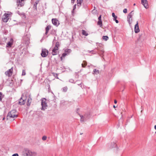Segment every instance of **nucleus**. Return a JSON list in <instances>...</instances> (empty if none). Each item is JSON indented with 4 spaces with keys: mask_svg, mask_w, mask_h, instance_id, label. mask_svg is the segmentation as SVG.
I'll return each instance as SVG.
<instances>
[{
    "mask_svg": "<svg viewBox=\"0 0 156 156\" xmlns=\"http://www.w3.org/2000/svg\"><path fill=\"white\" fill-rule=\"evenodd\" d=\"M17 113L15 110H13L9 112L7 116L8 119L10 120H13V119L17 117Z\"/></svg>",
    "mask_w": 156,
    "mask_h": 156,
    "instance_id": "nucleus-1",
    "label": "nucleus"
},
{
    "mask_svg": "<svg viewBox=\"0 0 156 156\" xmlns=\"http://www.w3.org/2000/svg\"><path fill=\"white\" fill-rule=\"evenodd\" d=\"M123 12L124 13H126L127 12V9H123Z\"/></svg>",
    "mask_w": 156,
    "mask_h": 156,
    "instance_id": "nucleus-37",
    "label": "nucleus"
},
{
    "mask_svg": "<svg viewBox=\"0 0 156 156\" xmlns=\"http://www.w3.org/2000/svg\"><path fill=\"white\" fill-rule=\"evenodd\" d=\"M75 0H71L72 2L74 3Z\"/></svg>",
    "mask_w": 156,
    "mask_h": 156,
    "instance_id": "nucleus-48",
    "label": "nucleus"
},
{
    "mask_svg": "<svg viewBox=\"0 0 156 156\" xmlns=\"http://www.w3.org/2000/svg\"><path fill=\"white\" fill-rule=\"evenodd\" d=\"M83 0H77V5L78 6H80L82 2V1Z\"/></svg>",
    "mask_w": 156,
    "mask_h": 156,
    "instance_id": "nucleus-20",
    "label": "nucleus"
},
{
    "mask_svg": "<svg viewBox=\"0 0 156 156\" xmlns=\"http://www.w3.org/2000/svg\"><path fill=\"white\" fill-rule=\"evenodd\" d=\"M69 82L71 83H75L74 82V80L73 79H70L69 80Z\"/></svg>",
    "mask_w": 156,
    "mask_h": 156,
    "instance_id": "nucleus-32",
    "label": "nucleus"
},
{
    "mask_svg": "<svg viewBox=\"0 0 156 156\" xmlns=\"http://www.w3.org/2000/svg\"><path fill=\"white\" fill-rule=\"evenodd\" d=\"M52 22L54 25L58 26L59 24L58 21L56 19H52Z\"/></svg>",
    "mask_w": 156,
    "mask_h": 156,
    "instance_id": "nucleus-12",
    "label": "nucleus"
},
{
    "mask_svg": "<svg viewBox=\"0 0 156 156\" xmlns=\"http://www.w3.org/2000/svg\"><path fill=\"white\" fill-rule=\"evenodd\" d=\"M112 144H113V145L112 146V147H115L117 145L115 143H113Z\"/></svg>",
    "mask_w": 156,
    "mask_h": 156,
    "instance_id": "nucleus-38",
    "label": "nucleus"
},
{
    "mask_svg": "<svg viewBox=\"0 0 156 156\" xmlns=\"http://www.w3.org/2000/svg\"><path fill=\"white\" fill-rule=\"evenodd\" d=\"M30 150L27 148H24L22 151V156H29Z\"/></svg>",
    "mask_w": 156,
    "mask_h": 156,
    "instance_id": "nucleus-6",
    "label": "nucleus"
},
{
    "mask_svg": "<svg viewBox=\"0 0 156 156\" xmlns=\"http://www.w3.org/2000/svg\"><path fill=\"white\" fill-rule=\"evenodd\" d=\"M10 15V14L9 13H5L4 14L2 18V20L5 23L7 22L9 19V16Z\"/></svg>",
    "mask_w": 156,
    "mask_h": 156,
    "instance_id": "nucleus-7",
    "label": "nucleus"
},
{
    "mask_svg": "<svg viewBox=\"0 0 156 156\" xmlns=\"http://www.w3.org/2000/svg\"><path fill=\"white\" fill-rule=\"evenodd\" d=\"M65 51L67 54L71 52V50L70 49H66L65 50Z\"/></svg>",
    "mask_w": 156,
    "mask_h": 156,
    "instance_id": "nucleus-21",
    "label": "nucleus"
},
{
    "mask_svg": "<svg viewBox=\"0 0 156 156\" xmlns=\"http://www.w3.org/2000/svg\"><path fill=\"white\" fill-rule=\"evenodd\" d=\"M33 8L34 9H35L36 10H37V5L36 4H34L33 6Z\"/></svg>",
    "mask_w": 156,
    "mask_h": 156,
    "instance_id": "nucleus-33",
    "label": "nucleus"
},
{
    "mask_svg": "<svg viewBox=\"0 0 156 156\" xmlns=\"http://www.w3.org/2000/svg\"><path fill=\"white\" fill-rule=\"evenodd\" d=\"M136 5V4H135V3H134V4H133V5Z\"/></svg>",
    "mask_w": 156,
    "mask_h": 156,
    "instance_id": "nucleus-53",
    "label": "nucleus"
},
{
    "mask_svg": "<svg viewBox=\"0 0 156 156\" xmlns=\"http://www.w3.org/2000/svg\"><path fill=\"white\" fill-rule=\"evenodd\" d=\"M133 15V11H132L129 14L127 17V19H132V17Z\"/></svg>",
    "mask_w": 156,
    "mask_h": 156,
    "instance_id": "nucleus-15",
    "label": "nucleus"
},
{
    "mask_svg": "<svg viewBox=\"0 0 156 156\" xmlns=\"http://www.w3.org/2000/svg\"><path fill=\"white\" fill-rule=\"evenodd\" d=\"M47 136H43L42 137V140H46Z\"/></svg>",
    "mask_w": 156,
    "mask_h": 156,
    "instance_id": "nucleus-34",
    "label": "nucleus"
},
{
    "mask_svg": "<svg viewBox=\"0 0 156 156\" xmlns=\"http://www.w3.org/2000/svg\"><path fill=\"white\" fill-rule=\"evenodd\" d=\"M17 5L18 7L20 5V0H16Z\"/></svg>",
    "mask_w": 156,
    "mask_h": 156,
    "instance_id": "nucleus-35",
    "label": "nucleus"
},
{
    "mask_svg": "<svg viewBox=\"0 0 156 156\" xmlns=\"http://www.w3.org/2000/svg\"><path fill=\"white\" fill-rule=\"evenodd\" d=\"M80 116L81 118L80 121L81 122H83L87 120L90 117L89 113H86L84 114L83 116L80 115Z\"/></svg>",
    "mask_w": 156,
    "mask_h": 156,
    "instance_id": "nucleus-5",
    "label": "nucleus"
},
{
    "mask_svg": "<svg viewBox=\"0 0 156 156\" xmlns=\"http://www.w3.org/2000/svg\"><path fill=\"white\" fill-rule=\"evenodd\" d=\"M20 80L21 81H23V80Z\"/></svg>",
    "mask_w": 156,
    "mask_h": 156,
    "instance_id": "nucleus-54",
    "label": "nucleus"
},
{
    "mask_svg": "<svg viewBox=\"0 0 156 156\" xmlns=\"http://www.w3.org/2000/svg\"><path fill=\"white\" fill-rule=\"evenodd\" d=\"M68 89L67 87H63L62 89V91L64 92H66Z\"/></svg>",
    "mask_w": 156,
    "mask_h": 156,
    "instance_id": "nucleus-25",
    "label": "nucleus"
},
{
    "mask_svg": "<svg viewBox=\"0 0 156 156\" xmlns=\"http://www.w3.org/2000/svg\"><path fill=\"white\" fill-rule=\"evenodd\" d=\"M154 128L156 130V125H155L154 126Z\"/></svg>",
    "mask_w": 156,
    "mask_h": 156,
    "instance_id": "nucleus-50",
    "label": "nucleus"
},
{
    "mask_svg": "<svg viewBox=\"0 0 156 156\" xmlns=\"http://www.w3.org/2000/svg\"><path fill=\"white\" fill-rule=\"evenodd\" d=\"M113 107L114 108H116V107L115 105H113Z\"/></svg>",
    "mask_w": 156,
    "mask_h": 156,
    "instance_id": "nucleus-51",
    "label": "nucleus"
},
{
    "mask_svg": "<svg viewBox=\"0 0 156 156\" xmlns=\"http://www.w3.org/2000/svg\"><path fill=\"white\" fill-rule=\"evenodd\" d=\"M27 0H20V6H23L25 3V1Z\"/></svg>",
    "mask_w": 156,
    "mask_h": 156,
    "instance_id": "nucleus-18",
    "label": "nucleus"
},
{
    "mask_svg": "<svg viewBox=\"0 0 156 156\" xmlns=\"http://www.w3.org/2000/svg\"><path fill=\"white\" fill-rule=\"evenodd\" d=\"M18 103L19 104H20V101H18Z\"/></svg>",
    "mask_w": 156,
    "mask_h": 156,
    "instance_id": "nucleus-52",
    "label": "nucleus"
},
{
    "mask_svg": "<svg viewBox=\"0 0 156 156\" xmlns=\"http://www.w3.org/2000/svg\"><path fill=\"white\" fill-rule=\"evenodd\" d=\"M82 34L83 35H85L86 36H87L88 35V34L84 30H82Z\"/></svg>",
    "mask_w": 156,
    "mask_h": 156,
    "instance_id": "nucleus-22",
    "label": "nucleus"
},
{
    "mask_svg": "<svg viewBox=\"0 0 156 156\" xmlns=\"http://www.w3.org/2000/svg\"><path fill=\"white\" fill-rule=\"evenodd\" d=\"M46 101L47 100L45 98H43L42 99L41 102V105L42 106L41 110H44L47 108L48 105Z\"/></svg>",
    "mask_w": 156,
    "mask_h": 156,
    "instance_id": "nucleus-3",
    "label": "nucleus"
},
{
    "mask_svg": "<svg viewBox=\"0 0 156 156\" xmlns=\"http://www.w3.org/2000/svg\"><path fill=\"white\" fill-rule=\"evenodd\" d=\"M93 51V50H92V51H88L89 52V53H90L92 51Z\"/></svg>",
    "mask_w": 156,
    "mask_h": 156,
    "instance_id": "nucleus-47",
    "label": "nucleus"
},
{
    "mask_svg": "<svg viewBox=\"0 0 156 156\" xmlns=\"http://www.w3.org/2000/svg\"><path fill=\"white\" fill-rule=\"evenodd\" d=\"M12 156H19V155L17 154H13Z\"/></svg>",
    "mask_w": 156,
    "mask_h": 156,
    "instance_id": "nucleus-42",
    "label": "nucleus"
},
{
    "mask_svg": "<svg viewBox=\"0 0 156 156\" xmlns=\"http://www.w3.org/2000/svg\"><path fill=\"white\" fill-rule=\"evenodd\" d=\"M93 72L94 74H96L97 73H99V71L96 69H94L93 70Z\"/></svg>",
    "mask_w": 156,
    "mask_h": 156,
    "instance_id": "nucleus-24",
    "label": "nucleus"
},
{
    "mask_svg": "<svg viewBox=\"0 0 156 156\" xmlns=\"http://www.w3.org/2000/svg\"><path fill=\"white\" fill-rule=\"evenodd\" d=\"M29 156H36L37 154L36 152L30 150Z\"/></svg>",
    "mask_w": 156,
    "mask_h": 156,
    "instance_id": "nucleus-14",
    "label": "nucleus"
},
{
    "mask_svg": "<svg viewBox=\"0 0 156 156\" xmlns=\"http://www.w3.org/2000/svg\"><path fill=\"white\" fill-rule=\"evenodd\" d=\"M53 75L55 77H57L58 76V74L57 73H53Z\"/></svg>",
    "mask_w": 156,
    "mask_h": 156,
    "instance_id": "nucleus-40",
    "label": "nucleus"
},
{
    "mask_svg": "<svg viewBox=\"0 0 156 156\" xmlns=\"http://www.w3.org/2000/svg\"><path fill=\"white\" fill-rule=\"evenodd\" d=\"M27 97L26 94L24 93L20 98V105H24L26 103Z\"/></svg>",
    "mask_w": 156,
    "mask_h": 156,
    "instance_id": "nucleus-4",
    "label": "nucleus"
},
{
    "mask_svg": "<svg viewBox=\"0 0 156 156\" xmlns=\"http://www.w3.org/2000/svg\"><path fill=\"white\" fill-rule=\"evenodd\" d=\"M20 16H21L23 17V19H25L26 18V16L24 14H20Z\"/></svg>",
    "mask_w": 156,
    "mask_h": 156,
    "instance_id": "nucleus-31",
    "label": "nucleus"
},
{
    "mask_svg": "<svg viewBox=\"0 0 156 156\" xmlns=\"http://www.w3.org/2000/svg\"><path fill=\"white\" fill-rule=\"evenodd\" d=\"M97 24L98 25L100 26V27H102V25L101 20H98Z\"/></svg>",
    "mask_w": 156,
    "mask_h": 156,
    "instance_id": "nucleus-23",
    "label": "nucleus"
},
{
    "mask_svg": "<svg viewBox=\"0 0 156 156\" xmlns=\"http://www.w3.org/2000/svg\"><path fill=\"white\" fill-rule=\"evenodd\" d=\"M76 82H77V84L78 85L80 86V87H82V86L81 85V84L82 83V82L80 81H77Z\"/></svg>",
    "mask_w": 156,
    "mask_h": 156,
    "instance_id": "nucleus-27",
    "label": "nucleus"
},
{
    "mask_svg": "<svg viewBox=\"0 0 156 156\" xmlns=\"http://www.w3.org/2000/svg\"><path fill=\"white\" fill-rule=\"evenodd\" d=\"M26 71L25 70H23L22 71V76H23L26 75Z\"/></svg>",
    "mask_w": 156,
    "mask_h": 156,
    "instance_id": "nucleus-30",
    "label": "nucleus"
},
{
    "mask_svg": "<svg viewBox=\"0 0 156 156\" xmlns=\"http://www.w3.org/2000/svg\"><path fill=\"white\" fill-rule=\"evenodd\" d=\"M13 42V39L12 38H11L10 41L7 43V47H11L12 45V44Z\"/></svg>",
    "mask_w": 156,
    "mask_h": 156,
    "instance_id": "nucleus-13",
    "label": "nucleus"
},
{
    "mask_svg": "<svg viewBox=\"0 0 156 156\" xmlns=\"http://www.w3.org/2000/svg\"><path fill=\"white\" fill-rule=\"evenodd\" d=\"M83 134V133H81L80 134L82 135Z\"/></svg>",
    "mask_w": 156,
    "mask_h": 156,
    "instance_id": "nucleus-55",
    "label": "nucleus"
},
{
    "mask_svg": "<svg viewBox=\"0 0 156 156\" xmlns=\"http://www.w3.org/2000/svg\"><path fill=\"white\" fill-rule=\"evenodd\" d=\"M134 30L136 33H138L140 31V29L139 28L138 22L137 21L136 24L135 25Z\"/></svg>",
    "mask_w": 156,
    "mask_h": 156,
    "instance_id": "nucleus-11",
    "label": "nucleus"
},
{
    "mask_svg": "<svg viewBox=\"0 0 156 156\" xmlns=\"http://www.w3.org/2000/svg\"><path fill=\"white\" fill-rule=\"evenodd\" d=\"M2 93L0 92V101H1L2 100Z\"/></svg>",
    "mask_w": 156,
    "mask_h": 156,
    "instance_id": "nucleus-39",
    "label": "nucleus"
},
{
    "mask_svg": "<svg viewBox=\"0 0 156 156\" xmlns=\"http://www.w3.org/2000/svg\"><path fill=\"white\" fill-rule=\"evenodd\" d=\"M112 16L114 17V19H117V16L115 15V14L114 12L112 13Z\"/></svg>",
    "mask_w": 156,
    "mask_h": 156,
    "instance_id": "nucleus-29",
    "label": "nucleus"
},
{
    "mask_svg": "<svg viewBox=\"0 0 156 156\" xmlns=\"http://www.w3.org/2000/svg\"><path fill=\"white\" fill-rule=\"evenodd\" d=\"M67 55V54H66V53H63L62 54V57H64Z\"/></svg>",
    "mask_w": 156,
    "mask_h": 156,
    "instance_id": "nucleus-36",
    "label": "nucleus"
},
{
    "mask_svg": "<svg viewBox=\"0 0 156 156\" xmlns=\"http://www.w3.org/2000/svg\"><path fill=\"white\" fill-rule=\"evenodd\" d=\"M103 39L105 41H107L108 39V37L107 36H103Z\"/></svg>",
    "mask_w": 156,
    "mask_h": 156,
    "instance_id": "nucleus-26",
    "label": "nucleus"
},
{
    "mask_svg": "<svg viewBox=\"0 0 156 156\" xmlns=\"http://www.w3.org/2000/svg\"><path fill=\"white\" fill-rule=\"evenodd\" d=\"M113 20H115V22L116 23H119V21H118V20H116V19H113Z\"/></svg>",
    "mask_w": 156,
    "mask_h": 156,
    "instance_id": "nucleus-45",
    "label": "nucleus"
},
{
    "mask_svg": "<svg viewBox=\"0 0 156 156\" xmlns=\"http://www.w3.org/2000/svg\"><path fill=\"white\" fill-rule=\"evenodd\" d=\"M62 57H62V56H61V57H60L61 60V61H62Z\"/></svg>",
    "mask_w": 156,
    "mask_h": 156,
    "instance_id": "nucleus-49",
    "label": "nucleus"
},
{
    "mask_svg": "<svg viewBox=\"0 0 156 156\" xmlns=\"http://www.w3.org/2000/svg\"><path fill=\"white\" fill-rule=\"evenodd\" d=\"M13 73V67H12L10 69H9L5 72V74L6 76L8 77H10L12 76Z\"/></svg>",
    "mask_w": 156,
    "mask_h": 156,
    "instance_id": "nucleus-8",
    "label": "nucleus"
},
{
    "mask_svg": "<svg viewBox=\"0 0 156 156\" xmlns=\"http://www.w3.org/2000/svg\"><path fill=\"white\" fill-rule=\"evenodd\" d=\"M117 103V100H114V103H115V104H116V103Z\"/></svg>",
    "mask_w": 156,
    "mask_h": 156,
    "instance_id": "nucleus-46",
    "label": "nucleus"
},
{
    "mask_svg": "<svg viewBox=\"0 0 156 156\" xmlns=\"http://www.w3.org/2000/svg\"><path fill=\"white\" fill-rule=\"evenodd\" d=\"M51 28V26L49 25L47 26L46 28V32L45 33V34L47 35L49 31V30Z\"/></svg>",
    "mask_w": 156,
    "mask_h": 156,
    "instance_id": "nucleus-16",
    "label": "nucleus"
},
{
    "mask_svg": "<svg viewBox=\"0 0 156 156\" xmlns=\"http://www.w3.org/2000/svg\"><path fill=\"white\" fill-rule=\"evenodd\" d=\"M128 19V22L129 23V24L130 25H131L132 22V19Z\"/></svg>",
    "mask_w": 156,
    "mask_h": 156,
    "instance_id": "nucleus-28",
    "label": "nucleus"
},
{
    "mask_svg": "<svg viewBox=\"0 0 156 156\" xmlns=\"http://www.w3.org/2000/svg\"><path fill=\"white\" fill-rule=\"evenodd\" d=\"M76 4H75L73 6V10H74L76 9Z\"/></svg>",
    "mask_w": 156,
    "mask_h": 156,
    "instance_id": "nucleus-43",
    "label": "nucleus"
},
{
    "mask_svg": "<svg viewBox=\"0 0 156 156\" xmlns=\"http://www.w3.org/2000/svg\"><path fill=\"white\" fill-rule=\"evenodd\" d=\"M59 42H57L55 44V46L52 50L51 54L53 55H56L57 54V51L58 50L59 47Z\"/></svg>",
    "mask_w": 156,
    "mask_h": 156,
    "instance_id": "nucleus-2",
    "label": "nucleus"
},
{
    "mask_svg": "<svg viewBox=\"0 0 156 156\" xmlns=\"http://www.w3.org/2000/svg\"><path fill=\"white\" fill-rule=\"evenodd\" d=\"M141 3L146 9L148 8V4L147 0H141Z\"/></svg>",
    "mask_w": 156,
    "mask_h": 156,
    "instance_id": "nucleus-10",
    "label": "nucleus"
},
{
    "mask_svg": "<svg viewBox=\"0 0 156 156\" xmlns=\"http://www.w3.org/2000/svg\"><path fill=\"white\" fill-rule=\"evenodd\" d=\"M48 53V51L46 49H42L41 53L42 57H45L47 56Z\"/></svg>",
    "mask_w": 156,
    "mask_h": 156,
    "instance_id": "nucleus-9",
    "label": "nucleus"
},
{
    "mask_svg": "<svg viewBox=\"0 0 156 156\" xmlns=\"http://www.w3.org/2000/svg\"><path fill=\"white\" fill-rule=\"evenodd\" d=\"M87 65V62L85 61H83L82 64V66L83 67H85Z\"/></svg>",
    "mask_w": 156,
    "mask_h": 156,
    "instance_id": "nucleus-19",
    "label": "nucleus"
},
{
    "mask_svg": "<svg viewBox=\"0 0 156 156\" xmlns=\"http://www.w3.org/2000/svg\"><path fill=\"white\" fill-rule=\"evenodd\" d=\"M98 20H101V16L100 15L98 18Z\"/></svg>",
    "mask_w": 156,
    "mask_h": 156,
    "instance_id": "nucleus-44",
    "label": "nucleus"
},
{
    "mask_svg": "<svg viewBox=\"0 0 156 156\" xmlns=\"http://www.w3.org/2000/svg\"><path fill=\"white\" fill-rule=\"evenodd\" d=\"M31 99L29 97L28 99L27 100V106H29L31 102Z\"/></svg>",
    "mask_w": 156,
    "mask_h": 156,
    "instance_id": "nucleus-17",
    "label": "nucleus"
},
{
    "mask_svg": "<svg viewBox=\"0 0 156 156\" xmlns=\"http://www.w3.org/2000/svg\"><path fill=\"white\" fill-rule=\"evenodd\" d=\"M39 0H37L34 3V4H36L37 5V4H38V3H39Z\"/></svg>",
    "mask_w": 156,
    "mask_h": 156,
    "instance_id": "nucleus-41",
    "label": "nucleus"
}]
</instances>
